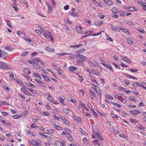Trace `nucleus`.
<instances>
[{
    "instance_id": "obj_37",
    "label": "nucleus",
    "mask_w": 146,
    "mask_h": 146,
    "mask_svg": "<svg viewBox=\"0 0 146 146\" xmlns=\"http://www.w3.org/2000/svg\"><path fill=\"white\" fill-rule=\"evenodd\" d=\"M55 128L58 130H61L62 129V128L61 126L56 125L55 126Z\"/></svg>"
},
{
    "instance_id": "obj_45",
    "label": "nucleus",
    "mask_w": 146,
    "mask_h": 146,
    "mask_svg": "<svg viewBox=\"0 0 146 146\" xmlns=\"http://www.w3.org/2000/svg\"><path fill=\"white\" fill-rule=\"evenodd\" d=\"M79 131L82 134L84 135L86 134V132L82 128H80L79 129Z\"/></svg>"
},
{
    "instance_id": "obj_36",
    "label": "nucleus",
    "mask_w": 146,
    "mask_h": 146,
    "mask_svg": "<svg viewBox=\"0 0 146 146\" xmlns=\"http://www.w3.org/2000/svg\"><path fill=\"white\" fill-rule=\"evenodd\" d=\"M129 100L131 101H133L134 102H136L137 99H135V98L133 96H130L129 98Z\"/></svg>"
},
{
    "instance_id": "obj_2",
    "label": "nucleus",
    "mask_w": 146,
    "mask_h": 146,
    "mask_svg": "<svg viewBox=\"0 0 146 146\" xmlns=\"http://www.w3.org/2000/svg\"><path fill=\"white\" fill-rule=\"evenodd\" d=\"M120 96H121L120 97L119 100L123 103L126 104L127 102V100L125 96L122 94H121Z\"/></svg>"
},
{
    "instance_id": "obj_39",
    "label": "nucleus",
    "mask_w": 146,
    "mask_h": 146,
    "mask_svg": "<svg viewBox=\"0 0 146 146\" xmlns=\"http://www.w3.org/2000/svg\"><path fill=\"white\" fill-rule=\"evenodd\" d=\"M92 72H93V74L95 75H97L98 74V72L97 71L95 70L94 69H92Z\"/></svg>"
},
{
    "instance_id": "obj_20",
    "label": "nucleus",
    "mask_w": 146,
    "mask_h": 146,
    "mask_svg": "<svg viewBox=\"0 0 146 146\" xmlns=\"http://www.w3.org/2000/svg\"><path fill=\"white\" fill-rule=\"evenodd\" d=\"M47 99L50 102H52L53 100V98L49 94H48Z\"/></svg>"
},
{
    "instance_id": "obj_21",
    "label": "nucleus",
    "mask_w": 146,
    "mask_h": 146,
    "mask_svg": "<svg viewBox=\"0 0 146 146\" xmlns=\"http://www.w3.org/2000/svg\"><path fill=\"white\" fill-rule=\"evenodd\" d=\"M79 56V58L81 59V61H85L86 60V59L84 56L80 55Z\"/></svg>"
},
{
    "instance_id": "obj_6",
    "label": "nucleus",
    "mask_w": 146,
    "mask_h": 146,
    "mask_svg": "<svg viewBox=\"0 0 146 146\" xmlns=\"http://www.w3.org/2000/svg\"><path fill=\"white\" fill-rule=\"evenodd\" d=\"M104 2L109 6H111L113 5V3L109 0H104Z\"/></svg>"
},
{
    "instance_id": "obj_54",
    "label": "nucleus",
    "mask_w": 146,
    "mask_h": 146,
    "mask_svg": "<svg viewBox=\"0 0 146 146\" xmlns=\"http://www.w3.org/2000/svg\"><path fill=\"white\" fill-rule=\"evenodd\" d=\"M129 120L130 121H131V122H132V123H136V120H135V119H133L130 118L129 119Z\"/></svg>"
},
{
    "instance_id": "obj_17",
    "label": "nucleus",
    "mask_w": 146,
    "mask_h": 146,
    "mask_svg": "<svg viewBox=\"0 0 146 146\" xmlns=\"http://www.w3.org/2000/svg\"><path fill=\"white\" fill-rule=\"evenodd\" d=\"M50 34V32H47V33H43V34H42L43 35L44 37H46V38L48 39V37Z\"/></svg>"
},
{
    "instance_id": "obj_43",
    "label": "nucleus",
    "mask_w": 146,
    "mask_h": 146,
    "mask_svg": "<svg viewBox=\"0 0 146 146\" xmlns=\"http://www.w3.org/2000/svg\"><path fill=\"white\" fill-rule=\"evenodd\" d=\"M12 7L16 11H17L18 10V7L17 5L14 4L12 6Z\"/></svg>"
},
{
    "instance_id": "obj_24",
    "label": "nucleus",
    "mask_w": 146,
    "mask_h": 146,
    "mask_svg": "<svg viewBox=\"0 0 146 146\" xmlns=\"http://www.w3.org/2000/svg\"><path fill=\"white\" fill-rule=\"evenodd\" d=\"M76 68H77L76 67L70 66L69 68V70L70 71L72 72L76 70Z\"/></svg>"
},
{
    "instance_id": "obj_8",
    "label": "nucleus",
    "mask_w": 146,
    "mask_h": 146,
    "mask_svg": "<svg viewBox=\"0 0 146 146\" xmlns=\"http://www.w3.org/2000/svg\"><path fill=\"white\" fill-rule=\"evenodd\" d=\"M125 8L126 9L132 11H137V9L134 7L126 6L125 7Z\"/></svg>"
},
{
    "instance_id": "obj_19",
    "label": "nucleus",
    "mask_w": 146,
    "mask_h": 146,
    "mask_svg": "<svg viewBox=\"0 0 146 146\" xmlns=\"http://www.w3.org/2000/svg\"><path fill=\"white\" fill-rule=\"evenodd\" d=\"M93 32V31H88V30H86L83 33H81L82 34H92Z\"/></svg>"
},
{
    "instance_id": "obj_51",
    "label": "nucleus",
    "mask_w": 146,
    "mask_h": 146,
    "mask_svg": "<svg viewBox=\"0 0 146 146\" xmlns=\"http://www.w3.org/2000/svg\"><path fill=\"white\" fill-rule=\"evenodd\" d=\"M130 113L136 115L137 114L136 110H131L130 111Z\"/></svg>"
},
{
    "instance_id": "obj_50",
    "label": "nucleus",
    "mask_w": 146,
    "mask_h": 146,
    "mask_svg": "<svg viewBox=\"0 0 146 146\" xmlns=\"http://www.w3.org/2000/svg\"><path fill=\"white\" fill-rule=\"evenodd\" d=\"M119 13L121 16L124 17L125 12L121 10L120 11Z\"/></svg>"
},
{
    "instance_id": "obj_48",
    "label": "nucleus",
    "mask_w": 146,
    "mask_h": 146,
    "mask_svg": "<svg viewBox=\"0 0 146 146\" xmlns=\"http://www.w3.org/2000/svg\"><path fill=\"white\" fill-rule=\"evenodd\" d=\"M10 76L11 78L13 80H15V79L14 77V75L13 73H11V74H10Z\"/></svg>"
},
{
    "instance_id": "obj_1",
    "label": "nucleus",
    "mask_w": 146,
    "mask_h": 146,
    "mask_svg": "<svg viewBox=\"0 0 146 146\" xmlns=\"http://www.w3.org/2000/svg\"><path fill=\"white\" fill-rule=\"evenodd\" d=\"M0 68L6 70H9L10 69V67L5 63L0 61Z\"/></svg>"
},
{
    "instance_id": "obj_28",
    "label": "nucleus",
    "mask_w": 146,
    "mask_h": 146,
    "mask_svg": "<svg viewBox=\"0 0 146 146\" xmlns=\"http://www.w3.org/2000/svg\"><path fill=\"white\" fill-rule=\"evenodd\" d=\"M59 100L61 103L64 106L66 105V104L65 103H64V100L62 99V97L60 96L59 98Z\"/></svg>"
},
{
    "instance_id": "obj_63",
    "label": "nucleus",
    "mask_w": 146,
    "mask_h": 146,
    "mask_svg": "<svg viewBox=\"0 0 146 146\" xmlns=\"http://www.w3.org/2000/svg\"><path fill=\"white\" fill-rule=\"evenodd\" d=\"M63 121L64 123L67 125H68L69 124L68 121H67L66 118L64 119V120Z\"/></svg>"
},
{
    "instance_id": "obj_12",
    "label": "nucleus",
    "mask_w": 146,
    "mask_h": 146,
    "mask_svg": "<svg viewBox=\"0 0 146 146\" xmlns=\"http://www.w3.org/2000/svg\"><path fill=\"white\" fill-rule=\"evenodd\" d=\"M80 51L79 50L76 51L75 52V53L72 54L74 57H77L79 56H80Z\"/></svg>"
},
{
    "instance_id": "obj_42",
    "label": "nucleus",
    "mask_w": 146,
    "mask_h": 146,
    "mask_svg": "<svg viewBox=\"0 0 146 146\" xmlns=\"http://www.w3.org/2000/svg\"><path fill=\"white\" fill-rule=\"evenodd\" d=\"M106 97L107 98L111 100H112L113 99V98L112 96L108 94L106 95Z\"/></svg>"
},
{
    "instance_id": "obj_5",
    "label": "nucleus",
    "mask_w": 146,
    "mask_h": 146,
    "mask_svg": "<svg viewBox=\"0 0 146 146\" xmlns=\"http://www.w3.org/2000/svg\"><path fill=\"white\" fill-rule=\"evenodd\" d=\"M54 145L55 146H64V143L59 141H56L55 142Z\"/></svg>"
},
{
    "instance_id": "obj_60",
    "label": "nucleus",
    "mask_w": 146,
    "mask_h": 146,
    "mask_svg": "<svg viewBox=\"0 0 146 146\" xmlns=\"http://www.w3.org/2000/svg\"><path fill=\"white\" fill-rule=\"evenodd\" d=\"M67 54V53H58V54L57 55L58 57H60V56H63L65 54Z\"/></svg>"
},
{
    "instance_id": "obj_33",
    "label": "nucleus",
    "mask_w": 146,
    "mask_h": 146,
    "mask_svg": "<svg viewBox=\"0 0 146 146\" xmlns=\"http://www.w3.org/2000/svg\"><path fill=\"white\" fill-rule=\"evenodd\" d=\"M48 37V38H49L51 40L52 42H54V37L51 34H50V35Z\"/></svg>"
},
{
    "instance_id": "obj_30",
    "label": "nucleus",
    "mask_w": 146,
    "mask_h": 146,
    "mask_svg": "<svg viewBox=\"0 0 146 146\" xmlns=\"http://www.w3.org/2000/svg\"><path fill=\"white\" fill-rule=\"evenodd\" d=\"M40 114L44 116H48L49 114L48 112H40Z\"/></svg>"
},
{
    "instance_id": "obj_56",
    "label": "nucleus",
    "mask_w": 146,
    "mask_h": 146,
    "mask_svg": "<svg viewBox=\"0 0 146 146\" xmlns=\"http://www.w3.org/2000/svg\"><path fill=\"white\" fill-rule=\"evenodd\" d=\"M138 31L141 33L143 34H145V32L144 30L143 29H139L138 30Z\"/></svg>"
},
{
    "instance_id": "obj_64",
    "label": "nucleus",
    "mask_w": 146,
    "mask_h": 146,
    "mask_svg": "<svg viewBox=\"0 0 146 146\" xmlns=\"http://www.w3.org/2000/svg\"><path fill=\"white\" fill-rule=\"evenodd\" d=\"M47 131L50 133H54V130L53 129H49L47 130Z\"/></svg>"
},
{
    "instance_id": "obj_40",
    "label": "nucleus",
    "mask_w": 146,
    "mask_h": 146,
    "mask_svg": "<svg viewBox=\"0 0 146 146\" xmlns=\"http://www.w3.org/2000/svg\"><path fill=\"white\" fill-rule=\"evenodd\" d=\"M79 109V110L82 113H84V110L83 109H82V105H79L78 106Z\"/></svg>"
},
{
    "instance_id": "obj_9",
    "label": "nucleus",
    "mask_w": 146,
    "mask_h": 146,
    "mask_svg": "<svg viewBox=\"0 0 146 146\" xmlns=\"http://www.w3.org/2000/svg\"><path fill=\"white\" fill-rule=\"evenodd\" d=\"M21 90L22 92L29 96H31L32 95V94L29 92L27 91L23 88H21Z\"/></svg>"
},
{
    "instance_id": "obj_59",
    "label": "nucleus",
    "mask_w": 146,
    "mask_h": 146,
    "mask_svg": "<svg viewBox=\"0 0 146 146\" xmlns=\"http://www.w3.org/2000/svg\"><path fill=\"white\" fill-rule=\"evenodd\" d=\"M136 84L137 86L140 87H141L142 86V85H143V84H141V83L139 82H136Z\"/></svg>"
},
{
    "instance_id": "obj_49",
    "label": "nucleus",
    "mask_w": 146,
    "mask_h": 146,
    "mask_svg": "<svg viewBox=\"0 0 146 146\" xmlns=\"http://www.w3.org/2000/svg\"><path fill=\"white\" fill-rule=\"evenodd\" d=\"M66 131H63L62 133V134L63 135H66V133H67V132L66 131H69V129L67 128H66L65 129Z\"/></svg>"
},
{
    "instance_id": "obj_52",
    "label": "nucleus",
    "mask_w": 146,
    "mask_h": 146,
    "mask_svg": "<svg viewBox=\"0 0 146 146\" xmlns=\"http://www.w3.org/2000/svg\"><path fill=\"white\" fill-rule=\"evenodd\" d=\"M95 135H96V136H97V138H98V139H99L100 140H102V138L100 137V135H99V134L98 133H95Z\"/></svg>"
},
{
    "instance_id": "obj_35",
    "label": "nucleus",
    "mask_w": 146,
    "mask_h": 146,
    "mask_svg": "<svg viewBox=\"0 0 146 146\" xmlns=\"http://www.w3.org/2000/svg\"><path fill=\"white\" fill-rule=\"evenodd\" d=\"M76 29L77 31V32L78 33H80V31L81 30L82 27L81 26H77L76 27Z\"/></svg>"
},
{
    "instance_id": "obj_16",
    "label": "nucleus",
    "mask_w": 146,
    "mask_h": 146,
    "mask_svg": "<svg viewBox=\"0 0 146 146\" xmlns=\"http://www.w3.org/2000/svg\"><path fill=\"white\" fill-rule=\"evenodd\" d=\"M45 49L47 51L51 52H54L55 50L54 48H52V50H50L51 48L49 47H46L45 48Z\"/></svg>"
},
{
    "instance_id": "obj_23",
    "label": "nucleus",
    "mask_w": 146,
    "mask_h": 146,
    "mask_svg": "<svg viewBox=\"0 0 146 146\" xmlns=\"http://www.w3.org/2000/svg\"><path fill=\"white\" fill-rule=\"evenodd\" d=\"M6 21L7 24V25L10 28H13V27L11 25V23L10 22V21H9L8 20H6Z\"/></svg>"
},
{
    "instance_id": "obj_41",
    "label": "nucleus",
    "mask_w": 146,
    "mask_h": 146,
    "mask_svg": "<svg viewBox=\"0 0 146 146\" xmlns=\"http://www.w3.org/2000/svg\"><path fill=\"white\" fill-rule=\"evenodd\" d=\"M3 118L2 117H0V120L1 121L2 123L4 125H5L6 124V121L5 119L3 120Z\"/></svg>"
},
{
    "instance_id": "obj_34",
    "label": "nucleus",
    "mask_w": 146,
    "mask_h": 146,
    "mask_svg": "<svg viewBox=\"0 0 146 146\" xmlns=\"http://www.w3.org/2000/svg\"><path fill=\"white\" fill-rule=\"evenodd\" d=\"M111 11L114 13H117L118 12L117 8L115 7L111 9Z\"/></svg>"
},
{
    "instance_id": "obj_14",
    "label": "nucleus",
    "mask_w": 146,
    "mask_h": 146,
    "mask_svg": "<svg viewBox=\"0 0 146 146\" xmlns=\"http://www.w3.org/2000/svg\"><path fill=\"white\" fill-rule=\"evenodd\" d=\"M69 15L70 16H72L73 17H78L79 16V15L78 14L76 13L75 12L72 13L71 12H70Z\"/></svg>"
},
{
    "instance_id": "obj_47",
    "label": "nucleus",
    "mask_w": 146,
    "mask_h": 146,
    "mask_svg": "<svg viewBox=\"0 0 146 146\" xmlns=\"http://www.w3.org/2000/svg\"><path fill=\"white\" fill-rule=\"evenodd\" d=\"M138 71V70L137 69H130V71L133 73V72H137Z\"/></svg>"
},
{
    "instance_id": "obj_25",
    "label": "nucleus",
    "mask_w": 146,
    "mask_h": 146,
    "mask_svg": "<svg viewBox=\"0 0 146 146\" xmlns=\"http://www.w3.org/2000/svg\"><path fill=\"white\" fill-rule=\"evenodd\" d=\"M5 48L7 50H9V51L11 52L12 50H13V48H11V47H9V46H6L5 47Z\"/></svg>"
},
{
    "instance_id": "obj_31",
    "label": "nucleus",
    "mask_w": 146,
    "mask_h": 146,
    "mask_svg": "<svg viewBox=\"0 0 146 146\" xmlns=\"http://www.w3.org/2000/svg\"><path fill=\"white\" fill-rule=\"evenodd\" d=\"M137 127L139 129L142 130H144L145 129V128L144 126L143 125H141L139 124L137 126Z\"/></svg>"
},
{
    "instance_id": "obj_13",
    "label": "nucleus",
    "mask_w": 146,
    "mask_h": 146,
    "mask_svg": "<svg viewBox=\"0 0 146 146\" xmlns=\"http://www.w3.org/2000/svg\"><path fill=\"white\" fill-rule=\"evenodd\" d=\"M93 132L94 133H97L98 128L97 126L93 125L92 127Z\"/></svg>"
},
{
    "instance_id": "obj_62",
    "label": "nucleus",
    "mask_w": 146,
    "mask_h": 146,
    "mask_svg": "<svg viewBox=\"0 0 146 146\" xmlns=\"http://www.w3.org/2000/svg\"><path fill=\"white\" fill-rule=\"evenodd\" d=\"M97 94L98 95V97H101V96L100 95L101 91H97L96 92Z\"/></svg>"
},
{
    "instance_id": "obj_57",
    "label": "nucleus",
    "mask_w": 146,
    "mask_h": 146,
    "mask_svg": "<svg viewBox=\"0 0 146 146\" xmlns=\"http://www.w3.org/2000/svg\"><path fill=\"white\" fill-rule=\"evenodd\" d=\"M40 33L42 34H43V33H45L46 32V31L42 28L40 30Z\"/></svg>"
},
{
    "instance_id": "obj_58",
    "label": "nucleus",
    "mask_w": 146,
    "mask_h": 146,
    "mask_svg": "<svg viewBox=\"0 0 146 146\" xmlns=\"http://www.w3.org/2000/svg\"><path fill=\"white\" fill-rule=\"evenodd\" d=\"M121 95V94H119L116 95L115 96V97H114L115 98L117 99L118 100H119V98H120V97L121 96H120V95Z\"/></svg>"
},
{
    "instance_id": "obj_22",
    "label": "nucleus",
    "mask_w": 146,
    "mask_h": 146,
    "mask_svg": "<svg viewBox=\"0 0 146 146\" xmlns=\"http://www.w3.org/2000/svg\"><path fill=\"white\" fill-rule=\"evenodd\" d=\"M83 141L84 144L85 145H87L88 144V141L86 138L84 137L83 139Z\"/></svg>"
},
{
    "instance_id": "obj_15",
    "label": "nucleus",
    "mask_w": 146,
    "mask_h": 146,
    "mask_svg": "<svg viewBox=\"0 0 146 146\" xmlns=\"http://www.w3.org/2000/svg\"><path fill=\"white\" fill-rule=\"evenodd\" d=\"M31 144L35 146H38V143L35 140H31L30 142Z\"/></svg>"
},
{
    "instance_id": "obj_26",
    "label": "nucleus",
    "mask_w": 146,
    "mask_h": 146,
    "mask_svg": "<svg viewBox=\"0 0 146 146\" xmlns=\"http://www.w3.org/2000/svg\"><path fill=\"white\" fill-rule=\"evenodd\" d=\"M89 65L93 67H96V65L95 63L91 61H90L88 62Z\"/></svg>"
},
{
    "instance_id": "obj_10",
    "label": "nucleus",
    "mask_w": 146,
    "mask_h": 146,
    "mask_svg": "<svg viewBox=\"0 0 146 146\" xmlns=\"http://www.w3.org/2000/svg\"><path fill=\"white\" fill-rule=\"evenodd\" d=\"M120 29L123 32L125 33L127 35H130V33L129 32L128 30L123 28H120Z\"/></svg>"
},
{
    "instance_id": "obj_32",
    "label": "nucleus",
    "mask_w": 146,
    "mask_h": 146,
    "mask_svg": "<svg viewBox=\"0 0 146 146\" xmlns=\"http://www.w3.org/2000/svg\"><path fill=\"white\" fill-rule=\"evenodd\" d=\"M126 22L127 24L130 26H134L135 25V24L129 21H127Z\"/></svg>"
},
{
    "instance_id": "obj_3",
    "label": "nucleus",
    "mask_w": 146,
    "mask_h": 146,
    "mask_svg": "<svg viewBox=\"0 0 146 146\" xmlns=\"http://www.w3.org/2000/svg\"><path fill=\"white\" fill-rule=\"evenodd\" d=\"M35 80L40 86H41L43 87H45V85L41 81L38 80L37 78H35Z\"/></svg>"
},
{
    "instance_id": "obj_4",
    "label": "nucleus",
    "mask_w": 146,
    "mask_h": 146,
    "mask_svg": "<svg viewBox=\"0 0 146 146\" xmlns=\"http://www.w3.org/2000/svg\"><path fill=\"white\" fill-rule=\"evenodd\" d=\"M111 25V29L112 30H113L114 31H120V30L117 27L115 26H113Z\"/></svg>"
},
{
    "instance_id": "obj_7",
    "label": "nucleus",
    "mask_w": 146,
    "mask_h": 146,
    "mask_svg": "<svg viewBox=\"0 0 146 146\" xmlns=\"http://www.w3.org/2000/svg\"><path fill=\"white\" fill-rule=\"evenodd\" d=\"M122 59L128 63H131V61L126 56H122Z\"/></svg>"
},
{
    "instance_id": "obj_61",
    "label": "nucleus",
    "mask_w": 146,
    "mask_h": 146,
    "mask_svg": "<svg viewBox=\"0 0 146 146\" xmlns=\"http://www.w3.org/2000/svg\"><path fill=\"white\" fill-rule=\"evenodd\" d=\"M24 76L27 78L28 80L30 81L32 80V78L31 77H29V76H28L26 74Z\"/></svg>"
},
{
    "instance_id": "obj_18",
    "label": "nucleus",
    "mask_w": 146,
    "mask_h": 146,
    "mask_svg": "<svg viewBox=\"0 0 146 146\" xmlns=\"http://www.w3.org/2000/svg\"><path fill=\"white\" fill-rule=\"evenodd\" d=\"M25 84L28 86H29L30 87H32L33 88H34L35 87V86L33 84L29 82H26Z\"/></svg>"
},
{
    "instance_id": "obj_53",
    "label": "nucleus",
    "mask_w": 146,
    "mask_h": 146,
    "mask_svg": "<svg viewBox=\"0 0 146 146\" xmlns=\"http://www.w3.org/2000/svg\"><path fill=\"white\" fill-rule=\"evenodd\" d=\"M28 53V52L26 51H24L22 52V53L21 54V56H26Z\"/></svg>"
},
{
    "instance_id": "obj_46",
    "label": "nucleus",
    "mask_w": 146,
    "mask_h": 146,
    "mask_svg": "<svg viewBox=\"0 0 146 146\" xmlns=\"http://www.w3.org/2000/svg\"><path fill=\"white\" fill-rule=\"evenodd\" d=\"M23 3L25 5L26 7L27 8L28 7V4L27 2L26 1L24 0L23 1Z\"/></svg>"
},
{
    "instance_id": "obj_27",
    "label": "nucleus",
    "mask_w": 146,
    "mask_h": 146,
    "mask_svg": "<svg viewBox=\"0 0 146 146\" xmlns=\"http://www.w3.org/2000/svg\"><path fill=\"white\" fill-rule=\"evenodd\" d=\"M53 67L57 70L61 71V70L57 66L55 65H53Z\"/></svg>"
},
{
    "instance_id": "obj_44",
    "label": "nucleus",
    "mask_w": 146,
    "mask_h": 146,
    "mask_svg": "<svg viewBox=\"0 0 146 146\" xmlns=\"http://www.w3.org/2000/svg\"><path fill=\"white\" fill-rule=\"evenodd\" d=\"M63 111L64 113H66L67 114H68L70 113V111L69 110L66 109H63Z\"/></svg>"
},
{
    "instance_id": "obj_38",
    "label": "nucleus",
    "mask_w": 146,
    "mask_h": 146,
    "mask_svg": "<svg viewBox=\"0 0 146 146\" xmlns=\"http://www.w3.org/2000/svg\"><path fill=\"white\" fill-rule=\"evenodd\" d=\"M127 42L129 44H133V42L129 38H127Z\"/></svg>"
},
{
    "instance_id": "obj_11",
    "label": "nucleus",
    "mask_w": 146,
    "mask_h": 146,
    "mask_svg": "<svg viewBox=\"0 0 146 146\" xmlns=\"http://www.w3.org/2000/svg\"><path fill=\"white\" fill-rule=\"evenodd\" d=\"M46 5L48 7V9L49 10L48 13H51L52 11V7L50 5V4L48 3H46Z\"/></svg>"
},
{
    "instance_id": "obj_29",
    "label": "nucleus",
    "mask_w": 146,
    "mask_h": 146,
    "mask_svg": "<svg viewBox=\"0 0 146 146\" xmlns=\"http://www.w3.org/2000/svg\"><path fill=\"white\" fill-rule=\"evenodd\" d=\"M33 60L35 61V63H39L40 61V60L37 58H34Z\"/></svg>"
},
{
    "instance_id": "obj_55",
    "label": "nucleus",
    "mask_w": 146,
    "mask_h": 146,
    "mask_svg": "<svg viewBox=\"0 0 146 146\" xmlns=\"http://www.w3.org/2000/svg\"><path fill=\"white\" fill-rule=\"evenodd\" d=\"M68 100L69 101H71V102L72 103H74L75 102L74 100L71 97H70L68 98Z\"/></svg>"
}]
</instances>
